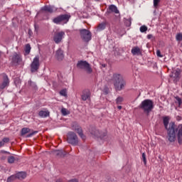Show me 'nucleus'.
<instances>
[{"label": "nucleus", "mask_w": 182, "mask_h": 182, "mask_svg": "<svg viewBox=\"0 0 182 182\" xmlns=\"http://www.w3.org/2000/svg\"><path fill=\"white\" fill-rule=\"evenodd\" d=\"M156 55L159 58H163V55H161V52L160 51V50H156Z\"/></svg>", "instance_id": "a19ab883"}, {"label": "nucleus", "mask_w": 182, "mask_h": 182, "mask_svg": "<svg viewBox=\"0 0 182 182\" xmlns=\"http://www.w3.org/2000/svg\"><path fill=\"white\" fill-rule=\"evenodd\" d=\"M106 95H107V93H109V92L107 90L105 91Z\"/></svg>", "instance_id": "de8ad7c7"}, {"label": "nucleus", "mask_w": 182, "mask_h": 182, "mask_svg": "<svg viewBox=\"0 0 182 182\" xmlns=\"http://www.w3.org/2000/svg\"><path fill=\"white\" fill-rule=\"evenodd\" d=\"M29 89H32L33 90H38V85L32 80H28V82Z\"/></svg>", "instance_id": "aec40b11"}, {"label": "nucleus", "mask_w": 182, "mask_h": 182, "mask_svg": "<svg viewBox=\"0 0 182 182\" xmlns=\"http://www.w3.org/2000/svg\"><path fill=\"white\" fill-rule=\"evenodd\" d=\"M176 132H178L177 139L178 144H182V124L176 126Z\"/></svg>", "instance_id": "ddd939ff"}, {"label": "nucleus", "mask_w": 182, "mask_h": 182, "mask_svg": "<svg viewBox=\"0 0 182 182\" xmlns=\"http://www.w3.org/2000/svg\"><path fill=\"white\" fill-rule=\"evenodd\" d=\"M181 71L180 70H173L169 75L171 80H173L174 83H177L180 80V74Z\"/></svg>", "instance_id": "6e6552de"}, {"label": "nucleus", "mask_w": 182, "mask_h": 182, "mask_svg": "<svg viewBox=\"0 0 182 182\" xmlns=\"http://www.w3.org/2000/svg\"><path fill=\"white\" fill-rule=\"evenodd\" d=\"M61 113L63 116H68V114H69V113H68V109H66V108H62Z\"/></svg>", "instance_id": "473e14b6"}, {"label": "nucleus", "mask_w": 182, "mask_h": 182, "mask_svg": "<svg viewBox=\"0 0 182 182\" xmlns=\"http://www.w3.org/2000/svg\"><path fill=\"white\" fill-rule=\"evenodd\" d=\"M55 154L58 157H65L66 156V152L63 150H58L55 151Z\"/></svg>", "instance_id": "393cba45"}, {"label": "nucleus", "mask_w": 182, "mask_h": 182, "mask_svg": "<svg viewBox=\"0 0 182 182\" xmlns=\"http://www.w3.org/2000/svg\"><path fill=\"white\" fill-rule=\"evenodd\" d=\"M72 129L74 130V132H76L82 140H86V136L83 134V130H82V127H80L79 125L73 126Z\"/></svg>", "instance_id": "f8f14e48"}, {"label": "nucleus", "mask_w": 182, "mask_h": 182, "mask_svg": "<svg viewBox=\"0 0 182 182\" xmlns=\"http://www.w3.org/2000/svg\"><path fill=\"white\" fill-rule=\"evenodd\" d=\"M22 62V57L21 55L15 53L11 58V63L12 65H19Z\"/></svg>", "instance_id": "9d476101"}, {"label": "nucleus", "mask_w": 182, "mask_h": 182, "mask_svg": "<svg viewBox=\"0 0 182 182\" xmlns=\"http://www.w3.org/2000/svg\"><path fill=\"white\" fill-rule=\"evenodd\" d=\"M0 58H1V53H0Z\"/></svg>", "instance_id": "8fccbe9b"}, {"label": "nucleus", "mask_w": 182, "mask_h": 182, "mask_svg": "<svg viewBox=\"0 0 182 182\" xmlns=\"http://www.w3.org/2000/svg\"><path fill=\"white\" fill-rule=\"evenodd\" d=\"M41 11H44L45 12H49L50 14L53 13L54 9L52 6H44L42 7Z\"/></svg>", "instance_id": "6ab92c4d"}, {"label": "nucleus", "mask_w": 182, "mask_h": 182, "mask_svg": "<svg viewBox=\"0 0 182 182\" xmlns=\"http://www.w3.org/2000/svg\"><path fill=\"white\" fill-rule=\"evenodd\" d=\"M16 160H18V158H15L13 156H9V158H8V163H9V164H13V163H15Z\"/></svg>", "instance_id": "c85d7f7f"}, {"label": "nucleus", "mask_w": 182, "mask_h": 182, "mask_svg": "<svg viewBox=\"0 0 182 182\" xmlns=\"http://www.w3.org/2000/svg\"><path fill=\"white\" fill-rule=\"evenodd\" d=\"M139 107L141 109V110L144 111V113L149 115L151 110L154 109V102L149 99L144 100L141 102Z\"/></svg>", "instance_id": "f03ea898"}, {"label": "nucleus", "mask_w": 182, "mask_h": 182, "mask_svg": "<svg viewBox=\"0 0 182 182\" xmlns=\"http://www.w3.org/2000/svg\"><path fill=\"white\" fill-rule=\"evenodd\" d=\"M109 11H111V12H114V14H119V10L117 9V7L114 5H110L109 6Z\"/></svg>", "instance_id": "a878e982"}, {"label": "nucleus", "mask_w": 182, "mask_h": 182, "mask_svg": "<svg viewBox=\"0 0 182 182\" xmlns=\"http://www.w3.org/2000/svg\"><path fill=\"white\" fill-rule=\"evenodd\" d=\"M39 66H41V64L39 63V56L37 55L33 58V62L31 64V70L32 73L38 72Z\"/></svg>", "instance_id": "0eeeda50"}, {"label": "nucleus", "mask_w": 182, "mask_h": 182, "mask_svg": "<svg viewBox=\"0 0 182 182\" xmlns=\"http://www.w3.org/2000/svg\"><path fill=\"white\" fill-rule=\"evenodd\" d=\"M16 178L18 180H23L26 178V173L25 172H18L16 174Z\"/></svg>", "instance_id": "4be33fe9"}, {"label": "nucleus", "mask_w": 182, "mask_h": 182, "mask_svg": "<svg viewBox=\"0 0 182 182\" xmlns=\"http://www.w3.org/2000/svg\"><path fill=\"white\" fill-rule=\"evenodd\" d=\"M60 95L61 96H68V94L66 93V90H63L60 92Z\"/></svg>", "instance_id": "4c0bfd02"}, {"label": "nucleus", "mask_w": 182, "mask_h": 182, "mask_svg": "<svg viewBox=\"0 0 182 182\" xmlns=\"http://www.w3.org/2000/svg\"><path fill=\"white\" fill-rule=\"evenodd\" d=\"M77 69H83L89 75L93 72V69H92V67H90V64H89V63H87L86 60L78 61L77 63Z\"/></svg>", "instance_id": "39448f33"}, {"label": "nucleus", "mask_w": 182, "mask_h": 182, "mask_svg": "<svg viewBox=\"0 0 182 182\" xmlns=\"http://www.w3.org/2000/svg\"><path fill=\"white\" fill-rule=\"evenodd\" d=\"M6 153L7 154H9V152H8V151H6Z\"/></svg>", "instance_id": "09e8293b"}, {"label": "nucleus", "mask_w": 182, "mask_h": 182, "mask_svg": "<svg viewBox=\"0 0 182 182\" xmlns=\"http://www.w3.org/2000/svg\"><path fill=\"white\" fill-rule=\"evenodd\" d=\"M65 38V31H57L54 33L53 41L55 43H60Z\"/></svg>", "instance_id": "1a4fd4ad"}, {"label": "nucleus", "mask_w": 182, "mask_h": 182, "mask_svg": "<svg viewBox=\"0 0 182 182\" xmlns=\"http://www.w3.org/2000/svg\"><path fill=\"white\" fill-rule=\"evenodd\" d=\"M142 160L144 161V165L147 164V161L146 160V154L143 153L142 154Z\"/></svg>", "instance_id": "e433bc0d"}, {"label": "nucleus", "mask_w": 182, "mask_h": 182, "mask_svg": "<svg viewBox=\"0 0 182 182\" xmlns=\"http://www.w3.org/2000/svg\"><path fill=\"white\" fill-rule=\"evenodd\" d=\"M132 53L133 55H141V50L139 47H134L132 49Z\"/></svg>", "instance_id": "b1692460"}, {"label": "nucleus", "mask_w": 182, "mask_h": 182, "mask_svg": "<svg viewBox=\"0 0 182 182\" xmlns=\"http://www.w3.org/2000/svg\"><path fill=\"white\" fill-rule=\"evenodd\" d=\"M80 34L84 42H89V41L92 40V33L87 29L80 30Z\"/></svg>", "instance_id": "423d86ee"}, {"label": "nucleus", "mask_w": 182, "mask_h": 182, "mask_svg": "<svg viewBox=\"0 0 182 182\" xmlns=\"http://www.w3.org/2000/svg\"><path fill=\"white\" fill-rule=\"evenodd\" d=\"M175 99H176V103H178V107H180V106H181V104H182V100L180 97L178 96H176L175 97Z\"/></svg>", "instance_id": "7c9ffc66"}, {"label": "nucleus", "mask_w": 182, "mask_h": 182, "mask_svg": "<svg viewBox=\"0 0 182 182\" xmlns=\"http://www.w3.org/2000/svg\"><path fill=\"white\" fill-rule=\"evenodd\" d=\"M3 144H5V143H9V138L6 137L2 139Z\"/></svg>", "instance_id": "ea45409f"}, {"label": "nucleus", "mask_w": 182, "mask_h": 182, "mask_svg": "<svg viewBox=\"0 0 182 182\" xmlns=\"http://www.w3.org/2000/svg\"><path fill=\"white\" fill-rule=\"evenodd\" d=\"M124 86H126V81L124 79H122L120 81H118V82L114 84V89L117 91L123 90V89H124Z\"/></svg>", "instance_id": "9b49d317"}, {"label": "nucleus", "mask_w": 182, "mask_h": 182, "mask_svg": "<svg viewBox=\"0 0 182 182\" xmlns=\"http://www.w3.org/2000/svg\"><path fill=\"white\" fill-rule=\"evenodd\" d=\"M56 182H62V179H58L56 181Z\"/></svg>", "instance_id": "49530a36"}, {"label": "nucleus", "mask_w": 182, "mask_h": 182, "mask_svg": "<svg viewBox=\"0 0 182 182\" xmlns=\"http://www.w3.org/2000/svg\"><path fill=\"white\" fill-rule=\"evenodd\" d=\"M92 134H94V136H96V137H100V139H105V137H106V136H107V132H102L97 129H96L94 132V133L92 132Z\"/></svg>", "instance_id": "f3484780"}, {"label": "nucleus", "mask_w": 182, "mask_h": 182, "mask_svg": "<svg viewBox=\"0 0 182 182\" xmlns=\"http://www.w3.org/2000/svg\"><path fill=\"white\" fill-rule=\"evenodd\" d=\"M49 114H50L49 111L41 110L38 112V116H40V117H49Z\"/></svg>", "instance_id": "5701e85b"}, {"label": "nucleus", "mask_w": 182, "mask_h": 182, "mask_svg": "<svg viewBox=\"0 0 182 182\" xmlns=\"http://www.w3.org/2000/svg\"><path fill=\"white\" fill-rule=\"evenodd\" d=\"M140 32H141L142 33L144 32H147V26H142L140 27Z\"/></svg>", "instance_id": "72a5a7b5"}, {"label": "nucleus", "mask_w": 182, "mask_h": 182, "mask_svg": "<svg viewBox=\"0 0 182 182\" xmlns=\"http://www.w3.org/2000/svg\"><path fill=\"white\" fill-rule=\"evenodd\" d=\"M176 39L178 42H181V41H182V33H178V34H176Z\"/></svg>", "instance_id": "2f4dec72"}, {"label": "nucleus", "mask_w": 182, "mask_h": 182, "mask_svg": "<svg viewBox=\"0 0 182 182\" xmlns=\"http://www.w3.org/2000/svg\"><path fill=\"white\" fill-rule=\"evenodd\" d=\"M68 182H79V181L77 179H71Z\"/></svg>", "instance_id": "37998d69"}, {"label": "nucleus", "mask_w": 182, "mask_h": 182, "mask_svg": "<svg viewBox=\"0 0 182 182\" xmlns=\"http://www.w3.org/2000/svg\"><path fill=\"white\" fill-rule=\"evenodd\" d=\"M123 102V97H119L116 100L117 105H120Z\"/></svg>", "instance_id": "f704fd0d"}, {"label": "nucleus", "mask_w": 182, "mask_h": 182, "mask_svg": "<svg viewBox=\"0 0 182 182\" xmlns=\"http://www.w3.org/2000/svg\"><path fill=\"white\" fill-rule=\"evenodd\" d=\"M122 80H123V76H122V75L114 73L112 77L111 82H112L113 85H114L115 83H117L118 82Z\"/></svg>", "instance_id": "2eb2a0df"}, {"label": "nucleus", "mask_w": 182, "mask_h": 182, "mask_svg": "<svg viewBox=\"0 0 182 182\" xmlns=\"http://www.w3.org/2000/svg\"><path fill=\"white\" fill-rule=\"evenodd\" d=\"M5 146V144H4V142L1 141H0V147H2V146Z\"/></svg>", "instance_id": "c03bdc74"}, {"label": "nucleus", "mask_w": 182, "mask_h": 182, "mask_svg": "<svg viewBox=\"0 0 182 182\" xmlns=\"http://www.w3.org/2000/svg\"><path fill=\"white\" fill-rule=\"evenodd\" d=\"M95 1H99V0H95Z\"/></svg>", "instance_id": "3c124183"}, {"label": "nucleus", "mask_w": 182, "mask_h": 182, "mask_svg": "<svg viewBox=\"0 0 182 182\" xmlns=\"http://www.w3.org/2000/svg\"><path fill=\"white\" fill-rule=\"evenodd\" d=\"M159 4H160V0H154V8H157L159 6Z\"/></svg>", "instance_id": "c9c22d12"}, {"label": "nucleus", "mask_w": 182, "mask_h": 182, "mask_svg": "<svg viewBox=\"0 0 182 182\" xmlns=\"http://www.w3.org/2000/svg\"><path fill=\"white\" fill-rule=\"evenodd\" d=\"M16 175H11L10 177H9L7 178L6 182H12V181H15V180H16Z\"/></svg>", "instance_id": "c756f323"}, {"label": "nucleus", "mask_w": 182, "mask_h": 182, "mask_svg": "<svg viewBox=\"0 0 182 182\" xmlns=\"http://www.w3.org/2000/svg\"><path fill=\"white\" fill-rule=\"evenodd\" d=\"M9 86V78L6 74L3 75V82L0 84V89H5V87H8Z\"/></svg>", "instance_id": "4468645a"}, {"label": "nucleus", "mask_w": 182, "mask_h": 182, "mask_svg": "<svg viewBox=\"0 0 182 182\" xmlns=\"http://www.w3.org/2000/svg\"><path fill=\"white\" fill-rule=\"evenodd\" d=\"M55 58L58 59V60H63V58H65V55H63V50L60 48H59L55 53Z\"/></svg>", "instance_id": "a211bd4d"}, {"label": "nucleus", "mask_w": 182, "mask_h": 182, "mask_svg": "<svg viewBox=\"0 0 182 182\" xmlns=\"http://www.w3.org/2000/svg\"><path fill=\"white\" fill-rule=\"evenodd\" d=\"M164 126L167 132V139L170 143H174L176 141V123L174 122H170L169 117H163Z\"/></svg>", "instance_id": "f257e3e1"}, {"label": "nucleus", "mask_w": 182, "mask_h": 182, "mask_svg": "<svg viewBox=\"0 0 182 182\" xmlns=\"http://www.w3.org/2000/svg\"><path fill=\"white\" fill-rule=\"evenodd\" d=\"M69 19H70V15L69 14H61L57 17H55L53 19V23H56V25H60V23H67L69 22Z\"/></svg>", "instance_id": "20e7f679"}, {"label": "nucleus", "mask_w": 182, "mask_h": 182, "mask_svg": "<svg viewBox=\"0 0 182 182\" xmlns=\"http://www.w3.org/2000/svg\"><path fill=\"white\" fill-rule=\"evenodd\" d=\"M31 132V129L24 127L21 131V136H25V134H28Z\"/></svg>", "instance_id": "bb28decb"}, {"label": "nucleus", "mask_w": 182, "mask_h": 182, "mask_svg": "<svg viewBox=\"0 0 182 182\" xmlns=\"http://www.w3.org/2000/svg\"><path fill=\"white\" fill-rule=\"evenodd\" d=\"M90 91L89 90H85L82 92V94L81 95V99L84 102H86V100H90Z\"/></svg>", "instance_id": "dca6fc26"}, {"label": "nucleus", "mask_w": 182, "mask_h": 182, "mask_svg": "<svg viewBox=\"0 0 182 182\" xmlns=\"http://www.w3.org/2000/svg\"><path fill=\"white\" fill-rule=\"evenodd\" d=\"M31 44H26L24 49L26 55H29V53H31Z\"/></svg>", "instance_id": "cd10ccee"}, {"label": "nucleus", "mask_w": 182, "mask_h": 182, "mask_svg": "<svg viewBox=\"0 0 182 182\" xmlns=\"http://www.w3.org/2000/svg\"><path fill=\"white\" fill-rule=\"evenodd\" d=\"M105 29H106V22L100 23L97 27V32H102Z\"/></svg>", "instance_id": "412c9836"}, {"label": "nucleus", "mask_w": 182, "mask_h": 182, "mask_svg": "<svg viewBox=\"0 0 182 182\" xmlns=\"http://www.w3.org/2000/svg\"><path fill=\"white\" fill-rule=\"evenodd\" d=\"M117 108L119 109V110H122V106H118Z\"/></svg>", "instance_id": "a18cd8bd"}, {"label": "nucleus", "mask_w": 182, "mask_h": 182, "mask_svg": "<svg viewBox=\"0 0 182 182\" xmlns=\"http://www.w3.org/2000/svg\"><path fill=\"white\" fill-rule=\"evenodd\" d=\"M36 133H38V131H34L30 134H28L26 137H32V136H34V134H36Z\"/></svg>", "instance_id": "58836bf2"}, {"label": "nucleus", "mask_w": 182, "mask_h": 182, "mask_svg": "<svg viewBox=\"0 0 182 182\" xmlns=\"http://www.w3.org/2000/svg\"><path fill=\"white\" fill-rule=\"evenodd\" d=\"M151 38H153V34H149L147 36V39H151Z\"/></svg>", "instance_id": "79ce46f5"}, {"label": "nucleus", "mask_w": 182, "mask_h": 182, "mask_svg": "<svg viewBox=\"0 0 182 182\" xmlns=\"http://www.w3.org/2000/svg\"><path fill=\"white\" fill-rule=\"evenodd\" d=\"M67 141L72 146H77L79 144V137H77L76 133L73 132H69L67 134Z\"/></svg>", "instance_id": "7ed1b4c3"}]
</instances>
